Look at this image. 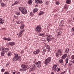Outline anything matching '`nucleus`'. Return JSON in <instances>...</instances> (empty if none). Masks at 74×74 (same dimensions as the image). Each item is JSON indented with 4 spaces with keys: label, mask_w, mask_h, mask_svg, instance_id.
<instances>
[{
    "label": "nucleus",
    "mask_w": 74,
    "mask_h": 74,
    "mask_svg": "<svg viewBox=\"0 0 74 74\" xmlns=\"http://www.w3.org/2000/svg\"><path fill=\"white\" fill-rule=\"evenodd\" d=\"M14 57L12 59L14 62H16L17 60H18L19 62L21 61V56H19V54L17 53H14Z\"/></svg>",
    "instance_id": "1"
},
{
    "label": "nucleus",
    "mask_w": 74,
    "mask_h": 74,
    "mask_svg": "<svg viewBox=\"0 0 74 74\" xmlns=\"http://www.w3.org/2000/svg\"><path fill=\"white\" fill-rule=\"evenodd\" d=\"M51 58L49 57L45 60V65H47L48 64H49L50 62L51 61Z\"/></svg>",
    "instance_id": "2"
},
{
    "label": "nucleus",
    "mask_w": 74,
    "mask_h": 74,
    "mask_svg": "<svg viewBox=\"0 0 74 74\" xmlns=\"http://www.w3.org/2000/svg\"><path fill=\"white\" fill-rule=\"evenodd\" d=\"M21 67L22 69H23L22 70L23 71H26V70L28 69L27 67L26 66V65L24 64H23L22 65H21Z\"/></svg>",
    "instance_id": "3"
},
{
    "label": "nucleus",
    "mask_w": 74,
    "mask_h": 74,
    "mask_svg": "<svg viewBox=\"0 0 74 74\" xmlns=\"http://www.w3.org/2000/svg\"><path fill=\"white\" fill-rule=\"evenodd\" d=\"M41 27L39 26H37L36 27V32H38L39 33L41 32Z\"/></svg>",
    "instance_id": "4"
},
{
    "label": "nucleus",
    "mask_w": 74,
    "mask_h": 74,
    "mask_svg": "<svg viewBox=\"0 0 74 74\" xmlns=\"http://www.w3.org/2000/svg\"><path fill=\"white\" fill-rule=\"evenodd\" d=\"M52 40V36L51 35H49L47 38V40L48 41V42H49V41H51V40Z\"/></svg>",
    "instance_id": "5"
},
{
    "label": "nucleus",
    "mask_w": 74,
    "mask_h": 74,
    "mask_svg": "<svg viewBox=\"0 0 74 74\" xmlns=\"http://www.w3.org/2000/svg\"><path fill=\"white\" fill-rule=\"evenodd\" d=\"M36 66L38 68H40L41 66V62L40 61H39L38 62H36Z\"/></svg>",
    "instance_id": "6"
},
{
    "label": "nucleus",
    "mask_w": 74,
    "mask_h": 74,
    "mask_svg": "<svg viewBox=\"0 0 74 74\" xmlns=\"http://www.w3.org/2000/svg\"><path fill=\"white\" fill-rule=\"evenodd\" d=\"M15 44V43L14 42H10L8 43V45H10V46H14Z\"/></svg>",
    "instance_id": "7"
},
{
    "label": "nucleus",
    "mask_w": 74,
    "mask_h": 74,
    "mask_svg": "<svg viewBox=\"0 0 74 74\" xmlns=\"http://www.w3.org/2000/svg\"><path fill=\"white\" fill-rule=\"evenodd\" d=\"M58 67V64H56L53 65L52 69L54 71H55L56 70V67Z\"/></svg>",
    "instance_id": "8"
},
{
    "label": "nucleus",
    "mask_w": 74,
    "mask_h": 74,
    "mask_svg": "<svg viewBox=\"0 0 74 74\" xmlns=\"http://www.w3.org/2000/svg\"><path fill=\"white\" fill-rule=\"evenodd\" d=\"M40 52V49H38L37 50H36L34 51L33 52V53L35 54V55H37V54H38V53H39Z\"/></svg>",
    "instance_id": "9"
},
{
    "label": "nucleus",
    "mask_w": 74,
    "mask_h": 74,
    "mask_svg": "<svg viewBox=\"0 0 74 74\" xmlns=\"http://www.w3.org/2000/svg\"><path fill=\"white\" fill-rule=\"evenodd\" d=\"M57 52L61 55H62V53H63V50L61 49H58Z\"/></svg>",
    "instance_id": "10"
},
{
    "label": "nucleus",
    "mask_w": 74,
    "mask_h": 74,
    "mask_svg": "<svg viewBox=\"0 0 74 74\" xmlns=\"http://www.w3.org/2000/svg\"><path fill=\"white\" fill-rule=\"evenodd\" d=\"M4 22V21L3 19L0 18V25H2V24H3Z\"/></svg>",
    "instance_id": "11"
},
{
    "label": "nucleus",
    "mask_w": 74,
    "mask_h": 74,
    "mask_svg": "<svg viewBox=\"0 0 74 74\" xmlns=\"http://www.w3.org/2000/svg\"><path fill=\"white\" fill-rule=\"evenodd\" d=\"M21 12L23 14H25L27 12V10H26V9L24 8V10L21 11Z\"/></svg>",
    "instance_id": "12"
},
{
    "label": "nucleus",
    "mask_w": 74,
    "mask_h": 74,
    "mask_svg": "<svg viewBox=\"0 0 74 74\" xmlns=\"http://www.w3.org/2000/svg\"><path fill=\"white\" fill-rule=\"evenodd\" d=\"M67 56V54H64L62 57V59H65Z\"/></svg>",
    "instance_id": "13"
},
{
    "label": "nucleus",
    "mask_w": 74,
    "mask_h": 74,
    "mask_svg": "<svg viewBox=\"0 0 74 74\" xmlns=\"http://www.w3.org/2000/svg\"><path fill=\"white\" fill-rule=\"evenodd\" d=\"M5 55V52L4 51H3L1 53V56H4Z\"/></svg>",
    "instance_id": "14"
},
{
    "label": "nucleus",
    "mask_w": 74,
    "mask_h": 74,
    "mask_svg": "<svg viewBox=\"0 0 74 74\" xmlns=\"http://www.w3.org/2000/svg\"><path fill=\"white\" fill-rule=\"evenodd\" d=\"M64 8L65 10H68V8H69V5H65L64 6Z\"/></svg>",
    "instance_id": "15"
},
{
    "label": "nucleus",
    "mask_w": 74,
    "mask_h": 74,
    "mask_svg": "<svg viewBox=\"0 0 74 74\" xmlns=\"http://www.w3.org/2000/svg\"><path fill=\"white\" fill-rule=\"evenodd\" d=\"M46 51V50L45 49L43 50L42 51V55H45V53Z\"/></svg>",
    "instance_id": "16"
},
{
    "label": "nucleus",
    "mask_w": 74,
    "mask_h": 74,
    "mask_svg": "<svg viewBox=\"0 0 74 74\" xmlns=\"http://www.w3.org/2000/svg\"><path fill=\"white\" fill-rule=\"evenodd\" d=\"M9 51V48H4V51H5V52L7 53Z\"/></svg>",
    "instance_id": "17"
},
{
    "label": "nucleus",
    "mask_w": 74,
    "mask_h": 74,
    "mask_svg": "<svg viewBox=\"0 0 74 74\" xmlns=\"http://www.w3.org/2000/svg\"><path fill=\"white\" fill-rule=\"evenodd\" d=\"M66 3L67 4H70L71 3V1L70 0H66Z\"/></svg>",
    "instance_id": "18"
},
{
    "label": "nucleus",
    "mask_w": 74,
    "mask_h": 74,
    "mask_svg": "<svg viewBox=\"0 0 74 74\" xmlns=\"http://www.w3.org/2000/svg\"><path fill=\"white\" fill-rule=\"evenodd\" d=\"M55 55L56 56H58V57H59V56H62V55L59 53L58 51H57V53H56Z\"/></svg>",
    "instance_id": "19"
},
{
    "label": "nucleus",
    "mask_w": 74,
    "mask_h": 74,
    "mask_svg": "<svg viewBox=\"0 0 74 74\" xmlns=\"http://www.w3.org/2000/svg\"><path fill=\"white\" fill-rule=\"evenodd\" d=\"M7 55L8 56H11V55H12V52L11 51H10L8 53Z\"/></svg>",
    "instance_id": "20"
},
{
    "label": "nucleus",
    "mask_w": 74,
    "mask_h": 74,
    "mask_svg": "<svg viewBox=\"0 0 74 74\" xmlns=\"http://www.w3.org/2000/svg\"><path fill=\"white\" fill-rule=\"evenodd\" d=\"M25 8H23V7H19V10L21 12Z\"/></svg>",
    "instance_id": "21"
},
{
    "label": "nucleus",
    "mask_w": 74,
    "mask_h": 74,
    "mask_svg": "<svg viewBox=\"0 0 74 74\" xmlns=\"http://www.w3.org/2000/svg\"><path fill=\"white\" fill-rule=\"evenodd\" d=\"M59 62L60 63H61V64H63V60L62 59H61L59 60Z\"/></svg>",
    "instance_id": "22"
},
{
    "label": "nucleus",
    "mask_w": 74,
    "mask_h": 74,
    "mask_svg": "<svg viewBox=\"0 0 74 74\" xmlns=\"http://www.w3.org/2000/svg\"><path fill=\"white\" fill-rule=\"evenodd\" d=\"M15 14L18 16L20 15V14H21V13L19 12H15Z\"/></svg>",
    "instance_id": "23"
},
{
    "label": "nucleus",
    "mask_w": 74,
    "mask_h": 74,
    "mask_svg": "<svg viewBox=\"0 0 74 74\" xmlns=\"http://www.w3.org/2000/svg\"><path fill=\"white\" fill-rule=\"evenodd\" d=\"M37 11H38V9L35 8L33 10V13H35Z\"/></svg>",
    "instance_id": "24"
},
{
    "label": "nucleus",
    "mask_w": 74,
    "mask_h": 74,
    "mask_svg": "<svg viewBox=\"0 0 74 74\" xmlns=\"http://www.w3.org/2000/svg\"><path fill=\"white\" fill-rule=\"evenodd\" d=\"M45 47H46V49L50 48V46L47 44H45Z\"/></svg>",
    "instance_id": "25"
},
{
    "label": "nucleus",
    "mask_w": 74,
    "mask_h": 74,
    "mask_svg": "<svg viewBox=\"0 0 74 74\" xmlns=\"http://www.w3.org/2000/svg\"><path fill=\"white\" fill-rule=\"evenodd\" d=\"M25 27V25L23 24L21 25L20 27V28L21 29H23L24 28V27Z\"/></svg>",
    "instance_id": "26"
},
{
    "label": "nucleus",
    "mask_w": 74,
    "mask_h": 74,
    "mask_svg": "<svg viewBox=\"0 0 74 74\" xmlns=\"http://www.w3.org/2000/svg\"><path fill=\"white\" fill-rule=\"evenodd\" d=\"M70 50L69 49H67L66 50H65V52L66 53H69Z\"/></svg>",
    "instance_id": "27"
},
{
    "label": "nucleus",
    "mask_w": 74,
    "mask_h": 74,
    "mask_svg": "<svg viewBox=\"0 0 74 74\" xmlns=\"http://www.w3.org/2000/svg\"><path fill=\"white\" fill-rule=\"evenodd\" d=\"M40 1V0H36L35 1V3H36V4H39Z\"/></svg>",
    "instance_id": "28"
},
{
    "label": "nucleus",
    "mask_w": 74,
    "mask_h": 74,
    "mask_svg": "<svg viewBox=\"0 0 74 74\" xmlns=\"http://www.w3.org/2000/svg\"><path fill=\"white\" fill-rule=\"evenodd\" d=\"M46 50L47 51V52L48 53V52H49V51H50L51 49L50 48V47H49V48H46Z\"/></svg>",
    "instance_id": "29"
},
{
    "label": "nucleus",
    "mask_w": 74,
    "mask_h": 74,
    "mask_svg": "<svg viewBox=\"0 0 74 74\" xmlns=\"http://www.w3.org/2000/svg\"><path fill=\"white\" fill-rule=\"evenodd\" d=\"M32 0H29L28 1V3L29 4H32Z\"/></svg>",
    "instance_id": "30"
},
{
    "label": "nucleus",
    "mask_w": 74,
    "mask_h": 74,
    "mask_svg": "<svg viewBox=\"0 0 74 74\" xmlns=\"http://www.w3.org/2000/svg\"><path fill=\"white\" fill-rule=\"evenodd\" d=\"M44 13L42 11H41L39 12V15H42V14H44Z\"/></svg>",
    "instance_id": "31"
},
{
    "label": "nucleus",
    "mask_w": 74,
    "mask_h": 74,
    "mask_svg": "<svg viewBox=\"0 0 74 74\" xmlns=\"http://www.w3.org/2000/svg\"><path fill=\"white\" fill-rule=\"evenodd\" d=\"M18 3H19V2H18V1H16L15 2V3H14L13 4V5H15L16 4H18Z\"/></svg>",
    "instance_id": "32"
},
{
    "label": "nucleus",
    "mask_w": 74,
    "mask_h": 74,
    "mask_svg": "<svg viewBox=\"0 0 74 74\" xmlns=\"http://www.w3.org/2000/svg\"><path fill=\"white\" fill-rule=\"evenodd\" d=\"M24 31H25V30H24V29H22L20 31V33H21V34H22V33H23V32H24Z\"/></svg>",
    "instance_id": "33"
},
{
    "label": "nucleus",
    "mask_w": 74,
    "mask_h": 74,
    "mask_svg": "<svg viewBox=\"0 0 74 74\" xmlns=\"http://www.w3.org/2000/svg\"><path fill=\"white\" fill-rule=\"evenodd\" d=\"M4 47H1L0 48V50H1V51H4Z\"/></svg>",
    "instance_id": "34"
},
{
    "label": "nucleus",
    "mask_w": 74,
    "mask_h": 74,
    "mask_svg": "<svg viewBox=\"0 0 74 74\" xmlns=\"http://www.w3.org/2000/svg\"><path fill=\"white\" fill-rule=\"evenodd\" d=\"M68 60H69V58H66L65 60V62L66 64L68 63Z\"/></svg>",
    "instance_id": "35"
},
{
    "label": "nucleus",
    "mask_w": 74,
    "mask_h": 74,
    "mask_svg": "<svg viewBox=\"0 0 74 74\" xmlns=\"http://www.w3.org/2000/svg\"><path fill=\"white\" fill-rule=\"evenodd\" d=\"M60 71V69L58 67L57 68H56V70L55 71Z\"/></svg>",
    "instance_id": "36"
},
{
    "label": "nucleus",
    "mask_w": 74,
    "mask_h": 74,
    "mask_svg": "<svg viewBox=\"0 0 74 74\" xmlns=\"http://www.w3.org/2000/svg\"><path fill=\"white\" fill-rule=\"evenodd\" d=\"M36 62L35 64H34L33 65V67H37L36 66Z\"/></svg>",
    "instance_id": "37"
},
{
    "label": "nucleus",
    "mask_w": 74,
    "mask_h": 74,
    "mask_svg": "<svg viewBox=\"0 0 74 74\" xmlns=\"http://www.w3.org/2000/svg\"><path fill=\"white\" fill-rule=\"evenodd\" d=\"M22 34L21 33H19V35H18V37H22Z\"/></svg>",
    "instance_id": "38"
},
{
    "label": "nucleus",
    "mask_w": 74,
    "mask_h": 74,
    "mask_svg": "<svg viewBox=\"0 0 74 74\" xmlns=\"http://www.w3.org/2000/svg\"><path fill=\"white\" fill-rule=\"evenodd\" d=\"M1 72H2V73H3V72H4V71H5V69H2L1 70Z\"/></svg>",
    "instance_id": "39"
},
{
    "label": "nucleus",
    "mask_w": 74,
    "mask_h": 74,
    "mask_svg": "<svg viewBox=\"0 0 74 74\" xmlns=\"http://www.w3.org/2000/svg\"><path fill=\"white\" fill-rule=\"evenodd\" d=\"M7 40L8 41H11V38L10 37H8V38H7Z\"/></svg>",
    "instance_id": "40"
},
{
    "label": "nucleus",
    "mask_w": 74,
    "mask_h": 74,
    "mask_svg": "<svg viewBox=\"0 0 74 74\" xmlns=\"http://www.w3.org/2000/svg\"><path fill=\"white\" fill-rule=\"evenodd\" d=\"M35 70V69H34V68H31L30 69V70H31V71H34V70Z\"/></svg>",
    "instance_id": "41"
},
{
    "label": "nucleus",
    "mask_w": 74,
    "mask_h": 74,
    "mask_svg": "<svg viewBox=\"0 0 74 74\" xmlns=\"http://www.w3.org/2000/svg\"><path fill=\"white\" fill-rule=\"evenodd\" d=\"M60 4V3L59 1H57L56 2V5H59Z\"/></svg>",
    "instance_id": "42"
},
{
    "label": "nucleus",
    "mask_w": 74,
    "mask_h": 74,
    "mask_svg": "<svg viewBox=\"0 0 74 74\" xmlns=\"http://www.w3.org/2000/svg\"><path fill=\"white\" fill-rule=\"evenodd\" d=\"M71 63H74V60H71Z\"/></svg>",
    "instance_id": "43"
},
{
    "label": "nucleus",
    "mask_w": 74,
    "mask_h": 74,
    "mask_svg": "<svg viewBox=\"0 0 74 74\" xmlns=\"http://www.w3.org/2000/svg\"><path fill=\"white\" fill-rule=\"evenodd\" d=\"M16 23H17L18 24H19L20 23V21H16Z\"/></svg>",
    "instance_id": "44"
},
{
    "label": "nucleus",
    "mask_w": 74,
    "mask_h": 74,
    "mask_svg": "<svg viewBox=\"0 0 74 74\" xmlns=\"http://www.w3.org/2000/svg\"><path fill=\"white\" fill-rule=\"evenodd\" d=\"M57 35V36H60V32H58Z\"/></svg>",
    "instance_id": "45"
},
{
    "label": "nucleus",
    "mask_w": 74,
    "mask_h": 74,
    "mask_svg": "<svg viewBox=\"0 0 74 74\" xmlns=\"http://www.w3.org/2000/svg\"><path fill=\"white\" fill-rule=\"evenodd\" d=\"M71 59H74V55H72L71 56Z\"/></svg>",
    "instance_id": "46"
},
{
    "label": "nucleus",
    "mask_w": 74,
    "mask_h": 74,
    "mask_svg": "<svg viewBox=\"0 0 74 74\" xmlns=\"http://www.w3.org/2000/svg\"><path fill=\"white\" fill-rule=\"evenodd\" d=\"M1 4L2 7H3L4 5V3H1Z\"/></svg>",
    "instance_id": "47"
},
{
    "label": "nucleus",
    "mask_w": 74,
    "mask_h": 74,
    "mask_svg": "<svg viewBox=\"0 0 74 74\" xmlns=\"http://www.w3.org/2000/svg\"><path fill=\"white\" fill-rule=\"evenodd\" d=\"M40 36H45V33L44 34H40Z\"/></svg>",
    "instance_id": "48"
},
{
    "label": "nucleus",
    "mask_w": 74,
    "mask_h": 74,
    "mask_svg": "<svg viewBox=\"0 0 74 74\" xmlns=\"http://www.w3.org/2000/svg\"><path fill=\"white\" fill-rule=\"evenodd\" d=\"M9 65H10V63H7V64L6 65V67H8V66Z\"/></svg>",
    "instance_id": "49"
},
{
    "label": "nucleus",
    "mask_w": 74,
    "mask_h": 74,
    "mask_svg": "<svg viewBox=\"0 0 74 74\" xmlns=\"http://www.w3.org/2000/svg\"><path fill=\"white\" fill-rule=\"evenodd\" d=\"M4 74H10L9 72H5L4 73Z\"/></svg>",
    "instance_id": "50"
},
{
    "label": "nucleus",
    "mask_w": 74,
    "mask_h": 74,
    "mask_svg": "<svg viewBox=\"0 0 74 74\" xmlns=\"http://www.w3.org/2000/svg\"><path fill=\"white\" fill-rule=\"evenodd\" d=\"M49 35V34H48V33H46V36H44V37H45V36H48Z\"/></svg>",
    "instance_id": "51"
},
{
    "label": "nucleus",
    "mask_w": 74,
    "mask_h": 74,
    "mask_svg": "<svg viewBox=\"0 0 74 74\" xmlns=\"http://www.w3.org/2000/svg\"><path fill=\"white\" fill-rule=\"evenodd\" d=\"M40 4H42V3L43 2L42 1V0H40Z\"/></svg>",
    "instance_id": "52"
},
{
    "label": "nucleus",
    "mask_w": 74,
    "mask_h": 74,
    "mask_svg": "<svg viewBox=\"0 0 74 74\" xmlns=\"http://www.w3.org/2000/svg\"><path fill=\"white\" fill-rule=\"evenodd\" d=\"M72 32H74V27L71 29Z\"/></svg>",
    "instance_id": "53"
},
{
    "label": "nucleus",
    "mask_w": 74,
    "mask_h": 74,
    "mask_svg": "<svg viewBox=\"0 0 74 74\" xmlns=\"http://www.w3.org/2000/svg\"><path fill=\"white\" fill-rule=\"evenodd\" d=\"M13 74H16V71H14V72H13L12 73Z\"/></svg>",
    "instance_id": "54"
},
{
    "label": "nucleus",
    "mask_w": 74,
    "mask_h": 74,
    "mask_svg": "<svg viewBox=\"0 0 74 74\" xmlns=\"http://www.w3.org/2000/svg\"><path fill=\"white\" fill-rule=\"evenodd\" d=\"M7 38H4V40H7Z\"/></svg>",
    "instance_id": "55"
},
{
    "label": "nucleus",
    "mask_w": 74,
    "mask_h": 74,
    "mask_svg": "<svg viewBox=\"0 0 74 74\" xmlns=\"http://www.w3.org/2000/svg\"><path fill=\"white\" fill-rule=\"evenodd\" d=\"M48 2H46L45 4L47 5V4H48Z\"/></svg>",
    "instance_id": "56"
},
{
    "label": "nucleus",
    "mask_w": 74,
    "mask_h": 74,
    "mask_svg": "<svg viewBox=\"0 0 74 74\" xmlns=\"http://www.w3.org/2000/svg\"><path fill=\"white\" fill-rule=\"evenodd\" d=\"M19 24H20L22 25H23V24H22V22H20V23H19Z\"/></svg>",
    "instance_id": "57"
},
{
    "label": "nucleus",
    "mask_w": 74,
    "mask_h": 74,
    "mask_svg": "<svg viewBox=\"0 0 74 74\" xmlns=\"http://www.w3.org/2000/svg\"><path fill=\"white\" fill-rule=\"evenodd\" d=\"M21 53H23V51H21Z\"/></svg>",
    "instance_id": "58"
},
{
    "label": "nucleus",
    "mask_w": 74,
    "mask_h": 74,
    "mask_svg": "<svg viewBox=\"0 0 74 74\" xmlns=\"http://www.w3.org/2000/svg\"><path fill=\"white\" fill-rule=\"evenodd\" d=\"M51 74H55V73H53V72H52L51 73Z\"/></svg>",
    "instance_id": "59"
},
{
    "label": "nucleus",
    "mask_w": 74,
    "mask_h": 74,
    "mask_svg": "<svg viewBox=\"0 0 74 74\" xmlns=\"http://www.w3.org/2000/svg\"><path fill=\"white\" fill-rule=\"evenodd\" d=\"M64 73V72H62L61 73V74H63Z\"/></svg>",
    "instance_id": "60"
},
{
    "label": "nucleus",
    "mask_w": 74,
    "mask_h": 74,
    "mask_svg": "<svg viewBox=\"0 0 74 74\" xmlns=\"http://www.w3.org/2000/svg\"><path fill=\"white\" fill-rule=\"evenodd\" d=\"M30 14L31 15H33V13H32V12H31V13H30Z\"/></svg>",
    "instance_id": "61"
},
{
    "label": "nucleus",
    "mask_w": 74,
    "mask_h": 74,
    "mask_svg": "<svg viewBox=\"0 0 74 74\" xmlns=\"http://www.w3.org/2000/svg\"><path fill=\"white\" fill-rule=\"evenodd\" d=\"M2 1V0H0V3H1Z\"/></svg>",
    "instance_id": "62"
},
{
    "label": "nucleus",
    "mask_w": 74,
    "mask_h": 74,
    "mask_svg": "<svg viewBox=\"0 0 74 74\" xmlns=\"http://www.w3.org/2000/svg\"><path fill=\"white\" fill-rule=\"evenodd\" d=\"M3 29H5V28H2V30H3Z\"/></svg>",
    "instance_id": "63"
},
{
    "label": "nucleus",
    "mask_w": 74,
    "mask_h": 74,
    "mask_svg": "<svg viewBox=\"0 0 74 74\" xmlns=\"http://www.w3.org/2000/svg\"><path fill=\"white\" fill-rule=\"evenodd\" d=\"M73 34H74V33H73Z\"/></svg>",
    "instance_id": "64"
}]
</instances>
